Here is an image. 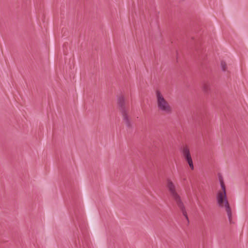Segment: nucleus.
Instances as JSON below:
<instances>
[{
  "mask_svg": "<svg viewBox=\"0 0 248 248\" xmlns=\"http://www.w3.org/2000/svg\"><path fill=\"white\" fill-rule=\"evenodd\" d=\"M186 160L187 161V163L188 164L190 169L192 170H194V166L193 163V161L191 156L190 154H189L188 155H187L184 156Z\"/></svg>",
  "mask_w": 248,
  "mask_h": 248,
  "instance_id": "423d86ee",
  "label": "nucleus"
},
{
  "mask_svg": "<svg viewBox=\"0 0 248 248\" xmlns=\"http://www.w3.org/2000/svg\"><path fill=\"white\" fill-rule=\"evenodd\" d=\"M203 90L205 92L207 93L210 90V84L209 83H205L203 85Z\"/></svg>",
  "mask_w": 248,
  "mask_h": 248,
  "instance_id": "6e6552de",
  "label": "nucleus"
},
{
  "mask_svg": "<svg viewBox=\"0 0 248 248\" xmlns=\"http://www.w3.org/2000/svg\"><path fill=\"white\" fill-rule=\"evenodd\" d=\"M218 179L222 191H218L217 194V200L218 206L220 207H225L230 223L232 221V213L231 208L227 198L226 186L223 181V177L218 174Z\"/></svg>",
  "mask_w": 248,
  "mask_h": 248,
  "instance_id": "f257e3e1",
  "label": "nucleus"
},
{
  "mask_svg": "<svg viewBox=\"0 0 248 248\" xmlns=\"http://www.w3.org/2000/svg\"><path fill=\"white\" fill-rule=\"evenodd\" d=\"M182 153L184 156L187 155H188L189 154H190L189 149L187 146H186L183 147L182 149Z\"/></svg>",
  "mask_w": 248,
  "mask_h": 248,
  "instance_id": "0eeeda50",
  "label": "nucleus"
},
{
  "mask_svg": "<svg viewBox=\"0 0 248 248\" xmlns=\"http://www.w3.org/2000/svg\"><path fill=\"white\" fill-rule=\"evenodd\" d=\"M117 104L121 113L127 112L125 106L124 98L123 95L119 97Z\"/></svg>",
  "mask_w": 248,
  "mask_h": 248,
  "instance_id": "20e7f679",
  "label": "nucleus"
},
{
  "mask_svg": "<svg viewBox=\"0 0 248 248\" xmlns=\"http://www.w3.org/2000/svg\"><path fill=\"white\" fill-rule=\"evenodd\" d=\"M167 187L170 192L171 196L176 202V204L180 210L182 211L183 215L185 217L187 221V223H189V219L186 210L185 206L182 202L180 196L177 194L176 191L175 186L173 183L170 179L167 180Z\"/></svg>",
  "mask_w": 248,
  "mask_h": 248,
  "instance_id": "f03ea898",
  "label": "nucleus"
},
{
  "mask_svg": "<svg viewBox=\"0 0 248 248\" xmlns=\"http://www.w3.org/2000/svg\"><path fill=\"white\" fill-rule=\"evenodd\" d=\"M203 57L204 56L202 55V54H201V56H199V59L200 60H201V59H203Z\"/></svg>",
  "mask_w": 248,
  "mask_h": 248,
  "instance_id": "9d476101",
  "label": "nucleus"
},
{
  "mask_svg": "<svg viewBox=\"0 0 248 248\" xmlns=\"http://www.w3.org/2000/svg\"><path fill=\"white\" fill-rule=\"evenodd\" d=\"M156 95L158 109L167 113H170L171 112V108L159 90L156 91Z\"/></svg>",
  "mask_w": 248,
  "mask_h": 248,
  "instance_id": "7ed1b4c3",
  "label": "nucleus"
},
{
  "mask_svg": "<svg viewBox=\"0 0 248 248\" xmlns=\"http://www.w3.org/2000/svg\"><path fill=\"white\" fill-rule=\"evenodd\" d=\"M221 67L222 70L223 71H225L227 69V64L225 61H221Z\"/></svg>",
  "mask_w": 248,
  "mask_h": 248,
  "instance_id": "1a4fd4ad",
  "label": "nucleus"
},
{
  "mask_svg": "<svg viewBox=\"0 0 248 248\" xmlns=\"http://www.w3.org/2000/svg\"><path fill=\"white\" fill-rule=\"evenodd\" d=\"M193 39H194V38H193V37H192V38H191V40H192V41L193 40Z\"/></svg>",
  "mask_w": 248,
  "mask_h": 248,
  "instance_id": "9b49d317",
  "label": "nucleus"
},
{
  "mask_svg": "<svg viewBox=\"0 0 248 248\" xmlns=\"http://www.w3.org/2000/svg\"><path fill=\"white\" fill-rule=\"evenodd\" d=\"M122 115L123 116V121L125 123L127 127L128 128H131L132 127V125L131 123L130 118L128 115V112L122 113Z\"/></svg>",
  "mask_w": 248,
  "mask_h": 248,
  "instance_id": "39448f33",
  "label": "nucleus"
}]
</instances>
